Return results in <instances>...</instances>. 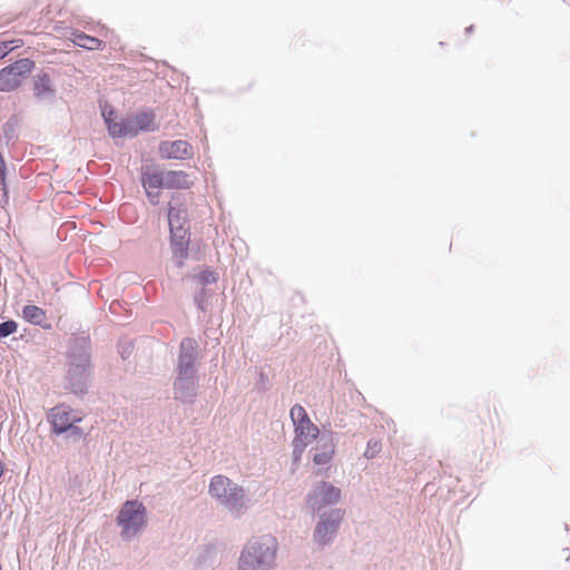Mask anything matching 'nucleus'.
I'll use <instances>...</instances> for the list:
<instances>
[{"label":"nucleus","mask_w":570,"mask_h":570,"mask_svg":"<svg viewBox=\"0 0 570 570\" xmlns=\"http://www.w3.org/2000/svg\"><path fill=\"white\" fill-rule=\"evenodd\" d=\"M196 177L185 170H150L142 174V186L153 204L158 203L159 193L155 189H188L195 183Z\"/></svg>","instance_id":"1"},{"label":"nucleus","mask_w":570,"mask_h":570,"mask_svg":"<svg viewBox=\"0 0 570 570\" xmlns=\"http://www.w3.org/2000/svg\"><path fill=\"white\" fill-rule=\"evenodd\" d=\"M277 550L276 539L263 535L250 541L239 558L238 570H269Z\"/></svg>","instance_id":"2"},{"label":"nucleus","mask_w":570,"mask_h":570,"mask_svg":"<svg viewBox=\"0 0 570 570\" xmlns=\"http://www.w3.org/2000/svg\"><path fill=\"white\" fill-rule=\"evenodd\" d=\"M208 491L214 499L236 515H240L246 509L245 490L225 475H215L210 480Z\"/></svg>","instance_id":"3"},{"label":"nucleus","mask_w":570,"mask_h":570,"mask_svg":"<svg viewBox=\"0 0 570 570\" xmlns=\"http://www.w3.org/2000/svg\"><path fill=\"white\" fill-rule=\"evenodd\" d=\"M291 419L294 425L293 453L298 460L305 449L317 439L320 434L318 428L311 421L306 410L295 404L291 409Z\"/></svg>","instance_id":"4"},{"label":"nucleus","mask_w":570,"mask_h":570,"mask_svg":"<svg viewBox=\"0 0 570 570\" xmlns=\"http://www.w3.org/2000/svg\"><path fill=\"white\" fill-rule=\"evenodd\" d=\"M168 222L171 235V245L174 252L180 258L187 257L188 233L185 228L187 223V210L184 206L176 207L173 202L169 203Z\"/></svg>","instance_id":"5"},{"label":"nucleus","mask_w":570,"mask_h":570,"mask_svg":"<svg viewBox=\"0 0 570 570\" xmlns=\"http://www.w3.org/2000/svg\"><path fill=\"white\" fill-rule=\"evenodd\" d=\"M48 421L51 425V430L56 434H62L70 431L72 435L80 438L83 432L76 425L82 421V415L75 412L68 405L60 404L50 410L48 414Z\"/></svg>","instance_id":"6"},{"label":"nucleus","mask_w":570,"mask_h":570,"mask_svg":"<svg viewBox=\"0 0 570 570\" xmlns=\"http://www.w3.org/2000/svg\"><path fill=\"white\" fill-rule=\"evenodd\" d=\"M146 509L142 503L132 500L126 501L117 517L124 537L135 535L146 524Z\"/></svg>","instance_id":"7"},{"label":"nucleus","mask_w":570,"mask_h":570,"mask_svg":"<svg viewBox=\"0 0 570 570\" xmlns=\"http://www.w3.org/2000/svg\"><path fill=\"white\" fill-rule=\"evenodd\" d=\"M35 68L33 60L19 59L0 70V91L10 92L17 90L28 78Z\"/></svg>","instance_id":"8"},{"label":"nucleus","mask_w":570,"mask_h":570,"mask_svg":"<svg viewBox=\"0 0 570 570\" xmlns=\"http://www.w3.org/2000/svg\"><path fill=\"white\" fill-rule=\"evenodd\" d=\"M197 344L191 338H185L181 341L178 364V381L176 382V390L188 389L194 386V363H195V350Z\"/></svg>","instance_id":"9"},{"label":"nucleus","mask_w":570,"mask_h":570,"mask_svg":"<svg viewBox=\"0 0 570 570\" xmlns=\"http://www.w3.org/2000/svg\"><path fill=\"white\" fill-rule=\"evenodd\" d=\"M341 498L340 489L334 485L322 482L308 497V503L314 510H321L326 505L336 503Z\"/></svg>","instance_id":"10"},{"label":"nucleus","mask_w":570,"mask_h":570,"mask_svg":"<svg viewBox=\"0 0 570 570\" xmlns=\"http://www.w3.org/2000/svg\"><path fill=\"white\" fill-rule=\"evenodd\" d=\"M159 154L163 159H190L194 155L191 145L186 140H165L159 145Z\"/></svg>","instance_id":"11"},{"label":"nucleus","mask_w":570,"mask_h":570,"mask_svg":"<svg viewBox=\"0 0 570 570\" xmlns=\"http://www.w3.org/2000/svg\"><path fill=\"white\" fill-rule=\"evenodd\" d=\"M343 515L344 512L342 510H334L327 519H322L315 528L314 539L322 544L328 542L337 531Z\"/></svg>","instance_id":"12"},{"label":"nucleus","mask_w":570,"mask_h":570,"mask_svg":"<svg viewBox=\"0 0 570 570\" xmlns=\"http://www.w3.org/2000/svg\"><path fill=\"white\" fill-rule=\"evenodd\" d=\"M114 115L115 112L112 110L102 112L110 136L114 138L135 136V130L130 127L129 119H126L121 122H116L114 121Z\"/></svg>","instance_id":"13"},{"label":"nucleus","mask_w":570,"mask_h":570,"mask_svg":"<svg viewBox=\"0 0 570 570\" xmlns=\"http://www.w3.org/2000/svg\"><path fill=\"white\" fill-rule=\"evenodd\" d=\"M33 94L39 99H45L53 96L55 88L47 72H39L32 79Z\"/></svg>","instance_id":"14"},{"label":"nucleus","mask_w":570,"mask_h":570,"mask_svg":"<svg viewBox=\"0 0 570 570\" xmlns=\"http://www.w3.org/2000/svg\"><path fill=\"white\" fill-rule=\"evenodd\" d=\"M70 39L76 46L87 50H102L105 48L102 40L91 37L82 31L76 30L71 32Z\"/></svg>","instance_id":"15"},{"label":"nucleus","mask_w":570,"mask_h":570,"mask_svg":"<svg viewBox=\"0 0 570 570\" xmlns=\"http://www.w3.org/2000/svg\"><path fill=\"white\" fill-rule=\"evenodd\" d=\"M130 127L135 130V136L139 131H151L156 129L155 115L151 111L140 112L129 118Z\"/></svg>","instance_id":"16"},{"label":"nucleus","mask_w":570,"mask_h":570,"mask_svg":"<svg viewBox=\"0 0 570 570\" xmlns=\"http://www.w3.org/2000/svg\"><path fill=\"white\" fill-rule=\"evenodd\" d=\"M316 451H320L314 454L313 462L317 465H325L330 463L334 455V444L332 440H324L323 438L317 442L315 448Z\"/></svg>","instance_id":"17"},{"label":"nucleus","mask_w":570,"mask_h":570,"mask_svg":"<svg viewBox=\"0 0 570 570\" xmlns=\"http://www.w3.org/2000/svg\"><path fill=\"white\" fill-rule=\"evenodd\" d=\"M22 317L31 324L46 327L47 313L37 305H26L22 308Z\"/></svg>","instance_id":"18"},{"label":"nucleus","mask_w":570,"mask_h":570,"mask_svg":"<svg viewBox=\"0 0 570 570\" xmlns=\"http://www.w3.org/2000/svg\"><path fill=\"white\" fill-rule=\"evenodd\" d=\"M23 45L21 39L0 41V59L4 58L13 49L20 48Z\"/></svg>","instance_id":"19"},{"label":"nucleus","mask_w":570,"mask_h":570,"mask_svg":"<svg viewBox=\"0 0 570 570\" xmlns=\"http://www.w3.org/2000/svg\"><path fill=\"white\" fill-rule=\"evenodd\" d=\"M18 330V324L14 321H7L0 324V338L7 337Z\"/></svg>","instance_id":"20"},{"label":"nucleus","mask_w":570,"mask_h":570,"mask_svg":"<svg viewBox=\"0 0 570 570\" xmlns=\"http://www.w3.org/2000/svg\"><path fill=\"white\" fill-rule=\"evenodd\" d=\"M380 451H381V442L377 440H370L367 442V446L364 452V455L367 459H373L374 456H376L377 453H380Z\"/></svg>","instance_id":"21"},{"label":"nucleus","mask_w":570,"mask_h":570,"mask_svg":"<svg viewBox=\"0 0 570 570\" xmlns=\"http://www.w3.org/2000/svg\"><path fill=\"white\" fill-rule=\"evenodd\" d=\"M6 170H7L6 161H4L2 154L0 153V181L3 187L6 186Z\"/></svg>","instance_id":"22"},{"label":"nucleus","mask_w":570,"mask_h":570,"mask_svg":"<svg viewBox=\"0 0 570 570\" xmlns=\"http://www.w3.org/2000/svg\"><path fill=\"white\" fill-rule=\"evenodd\" d=\"M128 208H129V206H128V205H122V207H121L122 213H124L125 210H127Z\"/></svg>","instance_id":"23"}]
</instances>
